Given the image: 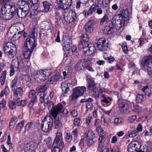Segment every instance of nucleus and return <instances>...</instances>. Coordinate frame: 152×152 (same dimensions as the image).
I'll use <instances>...</instances> for the list:
<instances>
[{"label":"nucleus","instance_id":"864d4df0","mask_svg":"<svg viewBox=\"0 0 152 152\" xmlns=\"http://www.w3.org/2000/svg\"><path fill=\"white\" fill-rule=\"evenodd\" d=\"M62 134L60 132H57L56 138L55 139L60 140L62 141Z\"/></svg>","mask_w":152,"mask_h":152},{"label":"nucleus","instance_id":"4d7b16f0","mask_svg":"<svg viewBox=\"0 0 152 152\" xmlns=\"http://www.w3.org/2000/svg\"><path fill=\"white\" fill-rule=\"evenodd\" d=\"M112 101V98L109 97H108L104 99H102L101 100V102H104L106 103H109L110 102Z\"/></svg>","mask_w":152,"mask_h":152},{"label":"nucleus","instance_id":"7ed1b4c3","mask_svg":"<svg viewBox=\"0 0 152 152\" xmlns=\"http://www.w3.org/2000/svg\"><path fill=\"white\" fill-rule=\"evenodd\" d=\"M18 8H16L15 5H11L7 3L2 6L1 9L0 18L4 20H9L17 12L19 16Z\"/></svg>","mask_w":152,"mask_h":152},{"label":"nucleus","instance_id":"cd10ccee","mask_svg":"<svg viewBox=\"0 0 152 152\" xmlns=\"http://www.w3.org/2000/svg\"><path fill=\"white\" fill-rule=\"evenodd\" d=\"M48 87V84L47 83L43 86L37 87L36 89V90L38 92H41V93H47V88Z\"/></svg>","mask_w":152,"mask_h":152},{"label":"nucleus","instance_id":"6e6d98bb","mask_svg":"<svg viewBox=\"0 0 152 152\" xmlns=\"http://www.w3.org/2000/svg\"><path fill=\"white\" fill-rule=\"evenodd\" d=\"M108 19V16L107 14H105L103 18L102 19L100 23L101 24H103L104 22L107 21Z\"/></svg>","mask_w":152,"mask_h":152},{"label":"nucleus","instance_id":"37998d69","mask_svg":"<svg viewBox=\"0 0 152 152\" xmlns=\"http://www.w3.org/2000/svg\"><path fill=\"white\" fill-rule=\"evenodd\" d=\"M65 137L68 142L69 143L71 142L73 140V137L71 134L69 133H66Z\"/></svg>","mask_w":152,"mask_h":152},{"label":"nucleus","instance_id":"72a5a7b5","mask_svg":"<svg viewBox=\"0 0 152 152\" xmlns=\"http://www.w3.org/2000/svg\"><path fill=\"white\" fill-rule=\"evenodd\" d=\"M61 143V145L62 146L63 145H64V143L63 142H62L61 141L55 139L53 144V148H59V147H60V144Z\"/></svg>","mask_w":152,"mask_h":152},{"label":"nucleus","instance_id":"69168bd1","mask_svg":"<svg viewBox=\"0 0 152 152\" xmlns=\"http://www.w3.org/2000/svg\"><path fill=\"white\" fill-rule=\"evenodd\" d=\"M6 102L4 99H3L0 103V108H4L6 105Z\"/></svg>","mask_w":152,"mask_h":152},{"label":"nucleus","instance_id":"bf43d9fd","mask_svg":"<svg viewBox=\"0 0 152 152\" xmlns=\"http://www.w3.org/2000/svg\"><path fill=\"white\" fill-rule=\"evenodd\" d=\"M92 119V116L90 115H88L86 117V124L88 126L89 125Z\"/></svg>","mask_w":152,"mask_h":152},{"label":"nucleus","instance_id":"393cba45","mask_svg":"<svg viewBox=\"0 0 152 152\" xmlns=\"http://www.w3.org/2000/svg\"><path fill=\"white\" fill-rule=\"evenodd\" d=\"M71 84L69 83H62L61 84V89L62 91L64 94H67L69 91V87Z\"/></svg>","mask_w":152,"mask_h":152},{"label":"nucleus","instance_id":"5701e85b","mask_svg":"<svg viewBox=\"0 0 152 152\" xmlns=\"http://www.w3.org/2000/svg\"><path fill=\"white\" fill-rule=\"evenodd\" d=\"M46 95V93H40V94L39 101L42 103L44 102V105L45 106H47L49 102V100L48 97H47L45 98Z\"/></svg>","mask_w":152,"mask_h":152},{"label":"nucleus","instance_id":"052dcab7","mask_svg":"<svg viewBox=\"0 0 152 152\" xmlns=\"http://www.w3.org/2000/svg\"><path fill=\"white\" fill-rule=\"evenodd\" d=\"M137 117L135 115H133L130 117L129 118V121L130 123L134 122L136 119Z\"/></svg>","mask_w":152,"mask_h":152},{"label":"nucleus","instance_id":"603ef678","mask_svg":"<svg viewBox=\"0 0 152 152\" xmlns=\"http://www.w3.org/2000/svg\"><path fill=\"white\" fill-rule=\"evenodd\" d=\"M84 67V68L85 67H87L90 66V61L89 59H85L83 60V61Z\"/></svg>","mask_w":152,"mask_h":152},{"label":"nucleus","instance_id":"4be33fe9","mask_svg":"<svg viewBox=\"0 0 152 152\" xmlns=\"http://www.w3.org/2000/svg\"><path fill=\"white\" fill-rule=\"evenodd\" d=\"M18 80V77H16L11 82V87L12 88V90H13L14 94L15 91H17V94H18L19 93V87H18L16 86V84L17 83Z\"/></svg>","mask_w":152,"mask_h":152},{"label":"nucleus","instance_id":"58836bf2","mask_svg":"<svg viewBox=\"0 0 152 152\" xmlns=\"http://www.w3.org/2000/svg\"><path fill=\"white\" fill-rule=\"evenodd\" d=\"M123 122L124 120L122 118H116L115 119L114 121V124L115 125L117 126L123 123Z\"/></svg>","mask_w":152,"mask_h":152},{"label":"nucleus","instance_id":"e433bc0d","mask_svg":"<svg viewBox=\"0 0 152 152\" xmlns=\"http://www.w3.org/2000/svg\"><path fill=\"white\" fill-rule=\"evenodd\" d=\"M7 71L4 70L1 73L0 77V82L1 85L3 86L4 83L6 79Z\"/></svg>","mask_w":152,"mask_h":152},{"label":"nucleus","instance_id":"4468645a","mask_svg":"<svg viewBox=\"0 0 152 152\" xmlns=\"http://www.w3.org/2000/svg\"><path fill=\"white\" fill-rule=\"evenodd\" d=\"M93 136H94V134L91 131H89L87 133H86L84 134L83 139L87 142L88 145H91L93 144Z\"/></svg>","mask_w":152,"mask_h":152},{"label":"nucleus","instance_id":"a878e982","mask_svg":"<svg viewBox=\"0 0 152 152\" xmlns=\"http://www.w3.org/2000/svg\"><path fill=\"white\" fill-rule=\"evenodd\" d=\"M74 89L80 96H82L84 94V92L86 91V88L84 86L77 87Z\"/></svg>","mask_w":152,"mask_h":152},{"label":"nucleus","instance_id":"0e129e2a","mask_svg":"<svg viewBox=\"0 0 152 152\" xmlns=\"http://www.w3.org/2000/svg\"><path fill=\"white\" fill-rule=\"evenodd\" d=\"M71 115L73 117H75L78 115V114L77 111L76 110H74L71 112Z\"/></svg>","mask_w":152,"mask_h":152},{"label":"nucleus","instance_id":"1a4fd4ad","mask_svg":"<svg viewBox=\"0 0 152 152\" xmlns=\"http://www.w3.org/2000/svg\"><path fill=\"white\" fill-rule=\"evenodd\" d=\"M51 74V70L50 69L39 71L36 75L37 80L38 81H44L48 78Z\"/></svg>","mask_w":152,"mask_h":152},{"label":"nucleus","instance_id":"2eb2a0df","mask_svg":"<svg viewBox=\"0 0 152 152\" xmlns=\"http://www.w3.org/2000/svg\"><path fill=\"white\" fill-rule=\"evenodd\" d=\"M96 50L94 45L93 43H90L88 44L86 48L84 50H83V52L85 55L88 56L94 53Z\"/></svg>","mask_w":152,"mask_h":152},{"label":"nucleus","instance_id":"79ce46f5","mask_svg":"<svg viewBox=\"0 0 152 152\" xmlns=\"http://www.w3.org/2000/svg\"><path fill=\"white\" fill-rule=\"evenodd\" d=\"M28 3H25L24 4V6L22 7L20 6V10H22V11L26 12L28 13V10L29 9V6L28 5Z\"/></svg>","mask_w":152,"mask_h":152},{"label":"nucleus","instance_id":"13d9d810","mask_svg":"<svg viewBox=\"0 0 152 152\" xmlns=\"http://www.w3.org/2000/svg\"><path fill=\"white\" fill-rule=\"evenodd\" d=\"M88 34L83 35L82 38V40H81L84 42H87L89 40V38L88 37Z\"/></svg>","mask_w":152,"mask_h":152},{"label":"nucleus","instance_id":"0eeeda50","mask_svg":"<svg viewBox=\"0 0 152 152\" xmlns=\"http://www.w3.org/2000/svg\"><path fill=\"white\" fill-rule=\"evenodd\" d=\"M48 109L50 112V114L54 118H55L58 113L63 108V106L61 103H59L56 106H53V103L52 102H49L48 105Z\"/></svg>","mask_w":152,"mask_h":152},{"label":"nucleus","instance_id":"4c0bfd02","mask_svg":"<svg viewBox=\"0 0 152 152\" xmlns=\"http://www.w3.org/2000/svg\"><path fill=\"white\" fill-rule=\"evenodd\" d=\"M28 97L34 99V100H36L37 99V96L36 95V92L34 90H31L28 94Z\"/></svg>","mask_w":152,"mask_h":152},{"label":"nucleus","instance_id":"c9c22d12","mask_svg":"<svg viewBox=\"0 0 152 152\" xmlns=\"http://www.w3.org/2000/svg\"><path fill=\"white\" fill-rule=\"evenodd\" d=\"M88 45V44L87 43V42L81 41L78 45V48L80 50L83 49V50H84Z\"/></svg>","mask_w":152,"mask_h":152},{"label":"nucleus","instance_id":"8fccbe9b","mask_svg":"<svg viewBox=\"0 0 152 152\" xmlns=\"http://www.w3.org/2000/svg\"><path fill=\"white\" fill-rule=\"evenodd\" d=\"M46 33L45 31L41 30L39 33V37L41 39L43 40L46 38Z\"/></svg>","mask_w":152,"mask_h":152},{"label":"nucleus","instance_id":"6ab92c4d","mask_svg":"<svg viewBox=\"0 0 152 152\" xmlns=\"http://www.w3.org/2000/svg\"><path fill=\"white\" fill-rule=\"evenodd\" d=\"M142 127L140 124H139L136 129H134L129 133L128 135L130 137H133L137 135L140 132L142 131Z\"/></svg>","mask_w":152,"mask_h":152},{"label":"nucleus","instance_id":"de8ad7c7","mask_svg":"<svg viewBox=\"0 0 152 152\" xmlns=\"http://www.w3.org/2000/svg\"><path fill=\"white\" fill-rule=\"evenodd\" d=\"M76 68H78L79 69H82V68H84L83 61H78L75 65Z\"/></svg>","mask_w":152,"mask_h":152},{"label":"nucleus","instance_id":"20e7f679","mask_svg":"<svg viewBox=\"0 0 152 152\" xmlns=\"http://www.w3.org/2000/svg\"><path fill=\"white\" fill-rule=\"evenodd\" d=\"M140 63L142 69H147L148 74L152 77V56H145L140 60Z\"/></svg>","mask_w":152,"mask_h":152},{"label":"nucleus","instance_id":"f257e3e1","mask_svg":"<svg viewBox=\"0 0 152 152\" xmlns=\"http://www.w3.org/2000/svg\"><path fill=\"white\" fill-rule=\"evenodd\" d=\"M129 15L128 10H123L120 14L115 15L112 18L113 26L117 29H120L124 26L126 21L129 19Z\"/></svg>","mask_w":152,"mask_h":152},{"label":"nucleus","instance_id":"c03bdc74","mask_svg":"<svg viewBox=\"0 0 152 152\" xmlns=\"http://www.w3.org/2000/svg\"><path fill=\"white\" fill-rule=\"evenodd\" d=\"M79 96L77 94L74 89L73 92L70 96L71 99L72 101L75 100L78 98Z\"/></svg>","mask_w":152,"mask_h":152},{"label":"nucleus","instance_id":"c85d7f7f","mask_svg":"<svg viewBox=\"0 0 152 152\" xmlns=\"http://www.w3.org/2000/svg\"><path fill=\"white\" fill-rule=\"evenodd\" d=\"M141 90L146 95L148 96H150L152 94V89L148 86L143 87L142 88Z\"/></svg>","mask_w":152,"mask_h":152},{"label":"nucleus","instance_id":"b1692460","mask_svg":"<svg viewBox=\"0 0 152 152\" xmlns=\"http://www.w3.org/2000/svg\"><path fill=\"white\" fill-rule=\"evenodd\" d=\"M119 110L121 112L126 111L129 108V106L125 101H121L118 104Z\"/></svg>","mask_w":152,"mask_h":152},{"label":"nucleus","instance_id":"412c9836","mask_svg":"<svg viewBox=\"0 0 152 152\" xmlns=\"http://www.w3.org/2000/svg\"><path fill=\"white\" fill-rule=\"evenodd\" d=\"M94 24L93 21L89 20L85 26V28L87 34H90L93 31Z\"/></svg>","mask_w":152,"mask_h":152},{"label":"nucleus","instance_id":"5fc2aeb1","mask_svg":"<svg viewBox=\"0 0 152 152\" xmlns=\"http://www.w3.org/2000/svg\"><path fill=\"white\" fill-rule=\"evenodd\" d=\"M93 107V105L91 103L87 102L86 104V111H88L89 110H91Z\"/></svg>","mask_w":152,"mask_h":152},{"label":"nucleus","instance_id":"473e14b6","mask_svg":"<svg viewBox=\"0 0 152 152\" xmlns=\"http://www.w3.org/2000/svg\"><path fill=\"white\" fill-rule=\"evenodd\" d=\"M16 31L13 30L12 29H9L7 33V38L11 40H12L13 37H15V36H17V34H16Z\"/></svg>","mask_w":152,"mask_h":152},{"label":"nucleus","instance_id":"a211bd4d","mask_svg":"<svg viewBox=\"0 0 152 152\" xmlns=\"http://www.w3.org/2000/svg\"><path fill=\"white\" fill-rule=\"evenodd\" d=\"M107 43L106 39L103 38L99 39L97 42L98 49L101 51L104 50L107 46Z\"/></svg>","mask_w":152,"mask_h":152},{"label":"nucleus","instance_id":"39448f33","mask_svg":"<svg viewBox=\"0 0 152 152\" xmlns=\"http://www.w3.org/2000/svg\"><path fill=\"white\" fill-rule=\"evenodd\" d=\"M4 50L6 56L10 58H13L17 53L16 45L11 42H8L4 44Z\"/></svg>","mask_w":152,"mask_h":152},{"label":"nucleus","instance_id":"6e6552de","mask_svg":"<svg viewBox=\"0 0 152 152\" xmlns=\"http://www.w3.org/2000/svg\"><path fill=\"white\" fill-rule=\"evenodd\" d=\"M63 15L64 18L66 22L73 23L77 20V17L76 13L72 10L64 11Z\"/></svg>","mask_w":152,"mask_h":152},{"label":"nucleus","instance_id":"2f4dec72","mask_svg":"<svg viewBox=\"0 0 152 152\" xmlns=\"http://www.w3.org/2000/svg\"><path fill=\"white\" fill-rule=\"evenodd\" d=\"M63 79L62 76L58 74H56L54 77L51 78L50 82L53 83L54 82L56 81H61Z\"/></svg>","mask_w":152,"mask_h":152},{"label":"nucleus","instance_id":"423d86ee","mask_svg":"<svg viewBox=\"0 0 152 152\" xmlns=\"http://www.w3.org/2000/svg\"><path fill=\"white\" fill-rule=\"evenodd\" d=\"M53 124L52 118L49 116H47L44 118L42 122V130L45 132H48L52 129Z\"/></svg>","mask_w":152,"mask_h":152},{"label":"nucleus","instance_id":"aec40b11","mask_svg":"<svg viewBox=\"0 0 152 152\" xmlns=\"http://www.w3.org/2000/svg\"><path fill=\"white\" fill-rule=\"evenodd\" d=\"M43 5L44 8L43 10H40L39 9V8H37L36 10L37 13H35L36 15L38 12H47L50 10V7L51 6V4L48 2L47 1H45L43 2Z\"/></svg>","mask_w":152,"mask_h":152},{"label":"nucleus","instance_id":"3c124183","mask_svg":"<svg viewBox=\"0 0 152 152\" xmlns=\"http://www.w3.org/2000/svg\"><path fill=\"white\" fill-rule=\"evenodd\" d=\"M133 145L134 144H132V143H130L128 145V150L129 152H134V151H135Z\"/></svg>","mask_w":152,"mask_h":152},{"label":"nucleus","instance_id":"bb28decb","mask_svg":"<svg viewBox=\"0 0 152 152\" xmlns=\"http://www.w3.org/2000/svg\"><path fill=\"white\" fill-rule=\"evenodd\" d=\"M88 89L93 91H95V89L96 88V86L94 80L92 79H88Z\"/></svg>","mask_w":152,"mask_h":152},{"label":"nucleus","instance_id":"f3484780","mask_svg":"<svg viewBox=\"0 0 152 152\" xmlns=\"http://www.w3.org/2000/svg\"><path fill=\"white\" fill-rule=\"evenodd\" d=\"M58 4H60L61 8L64 10L69 8L71 6L72 0H56Z\"/></svg>","mask_w":152,"mask_h":152},{"label":"nucleus","instance_id":"49530a36","mask_svg":"<svg viewBox=\"0 0 152 152\" xmlns=\"http://www.w3.org/2000/svg\"><path fill=\"white\" fill-rule=\"evenodd\" d=\"M17 121V118L16 117H13L11 119L9 125L10 129L11 128V126H13V127H14V125H15Z\"/></svg>","mask_w":152,"mask_h":152},{"label":"nucleus","instance_id":"f03ea898","mask_svg":"<svg viewBox=\"0 0 152 152\" xmlns=\"http://www.w3.org/2000/svg\"><path fill=\"white\" fill-rule=\"evenodd\" d=\"M35 34L34 29H33L31 33L27 38L26 42L24 44L25 48L24 49L23 55L26 59L30 58L31 53L34 48L36 46L35 44Z\"/></svg>","mask_w":152,"mask_h":152},{"label":"nucleus","instance_id":"f704fd0d","mask_svg":"<svg viewBox=\"0 0 152 152\" xmlns=\"http://www.w3.org/2000/svg\"><path fill=\"white\" fill-rule=\"evenodd\" d=\"M100 120L99 119H96L94 122V126L96 127V130L98 132H100L104 130L102 127L99 126Z\"/></svg>","mask_w":152,"mask_h":152},{"label":"nucleus","instance_id":"c756f323","mask_svg":"<svg viewBox=\"0 0 152 152\" xmlns=\"http://www.w3.org/2000/svg\"><path fill=\"white\" fill-rule=\"evenodd\" d=\"M40 27L42 30H48L50 29V24L48 22L44 21L41 24Z\"/></svg>","mask_w":152,"mask_h":152},{"label":"nucleus","instance_id":"a19ab883","mask_svg":"<svg viewBox=\"0 0 152 152\" xmlns=\"http://www.w3.org/2000/svg\"><path fill=\"white\" fill-rule=\"evenodd\" d=\"M99 152H121L120 150L118 148L115 149V151H113V149L109 150L106 147L99 151Z\"/></svg>","mask_w":152,"mask_h":152},{"label":"nucleus","instance_id":"ea45409f","mask_svg":"<svg viewBox=\"0 0 152 152\" xmlns=\"http://www.w3.org/2000/svg\"><path fill=\"white\" fill-rule=\"evenodd\" d=\"M143 94H138L136 97V102L137 103H141L144 100L143 97Z\"/></svg>","mask_w":152,"mask_h":152},{"label":"nucleus","instance_id":"774afa93","mask_svg":"<svg viewBox=\"0 0 152 152\" xmlns=\"http://www.w3.org/2000/svg\"><path fill=\"white\" fill-rule=\"evenodd\" d=\"M37 101L36 100H34V99H31V101L29 104V107L30 108H32L34 104V103Z\"/></svg>","mask_w":152,"mask_h":152},{"label":"nucleus","instance_id":"338daca9","mask_svg":"<svg viewBox=\"0 0 152 152\" xmlns=\"http://www.w3.org/2000/svg\"><path fill=\"white\" fill-rule=\"evenodd\" d=\"M80 120L79 118H76L74 120V124L75 126H79L80 125Z\"/></svg>","mask_w":152,"mask_h":152},{"label":"nucleus","instance_id":"7c9ffc66","mask_svg":"<svg viewBox=\"0 0 152 152\" xmlns=\"http://www.w3.org/2000/svg\"><path fill=\"white\" fill-rule=\"evenodd\" d=\"M134 150L137 152H143L140 149L141 145L140 143L138 142H132Z\"/></svg>","mask_w":152,"mask_h":152},{"label":"nucleus","instance_id":"ddd939ff","mask_svg":"<svg viewBox=\"0 0 152 152\" xmlns=\"http://www.w3.org/2000/svg\"><path fill=\"white\" fill-rule=\"evenodd\" d=\"M13 95V99L14 101H10L9 102V106L12 109H15L16 106H19V97L18 94H17V91H15Z\"/></svg>","mask_w":152,"mask_h":152},{"label":"nucleus","instance_id":"dca6fc26","mask_svg":"<svg viewBox=\"0 0 152 152\" xmlns=\"http://www.w3.org/2000/svg\"><path fill=\"white\" fill-rule=\"evenodd\" d=\"M100 135V137L99 138V146L98 148V150L99 151H101V149L105 147L104 146L103 141H105V138L106 135V133L104 130H102L100 132H98Z\"/></svg>","mask_w":152,"mask_h":152},{"label":"nucleus","instance_id":"e2e57ef3","mask_svg":"<svg viewBox=\"0 0 152 152\" xmlns=\"http://www.w3.org/2000/svg\"><path fill=\"white\" fill-rule=\"evenodd\" d=\"M19 23L18 22L15 23L14 24L13 26V28L12 29L13 30H14L15 31H18V27L19 26Z\"/></svg>","mask_w":152,"mask_h":152},{"label":"nucleus","instance_id":"09e8293b","mask_svg":"<svg viewBox=\"0 0 152 152\" xmlns=\"http://www.w3.org/2000/svg\"><path fill=\"white\" fill-rule=\"evenodd\" d=\"M23 79L25 80L26 85L29 86L31 83V79L30 77L27 75L23 76Z\"/></svg>","mask_w":152,"mask_h":152},{"label":"nucleus","instance_id":"a18cd8bd","mask_svg":"<svg viewBox=\"0 0 152 152\" xmlns=\"http://www.w3.org/2000/svg\"><path fill=\"white\" fill-rule=\"evenodd\" d=\"M71 134L73 138V141H75L78 135V132L77 129H74L72 131Z\"/></svg>","mask_w":152,"mask_h":152},{"label":"nucleus","instance_id":"9b49d317","mask_svg":"<svg viewBox=\"0 0 152 152\" xmlns=\"http://www.w3.org/2000/svg\"><path fill=\"white\" fill-rule=\"evenodd\" d=\"M37 147V143L33 141H31L26 144L21 145L20 146V148H22L25 152L35 151Z\"/></svg>","mask_w":152,"mask_h":152},{"label":"nucleus","instance_id":"f8f14e48","mask_svg":"<svg viewBox=\"0 0 152 152\" xmlns=\"http://www.w3.org/2000/svg\"><path fill=\"white\" fill-rule=\"evenodd\" d=\"M63 50L65 52L68 51L70 49V46L72 43V41L71 37L68 35L65 34L63 37Z\"/></svg>","mask_w":152,"mask_h":152},{"label":"nucleus","instance_id":"680f3d73","mask_svg":"<svg viewBox=\"0 0 152 152\" xmlns=\"http://www.w3.org/2000/svg\"><path fill=\"white\" fill-rule=\"evenodd\" d=\"M122 47L124 52L125 53H128V50L125 43L123 44Z\"/></svg>","mask_w":152,"mask_h":152},{"label":"nucleus","instance_id":"9d476101","mask_svg":"<svg viewBox=\"0 0 152 152\" xmlns=\"http://www.w3.org/2000/svg\"><path fill=\"white\" fill-rule=\"evenodd\" d=\"M104 2V0H99L97 2V4H96V3H94L90 7L88 11L86 10H84L82 12L83 14L85 15V17L91 15L93 12L96 10L97 7L98 6V4H102V5H103Z\"/></svg>","mask_w":152,"mask_h":152}]
</instances>
